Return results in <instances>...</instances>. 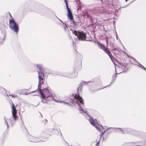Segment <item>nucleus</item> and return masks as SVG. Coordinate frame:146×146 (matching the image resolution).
Returning <instances> with one entry per match:
<instances>
[{
    "mask_svg": "<svg viewBox=\"0 0 146 146\" xmlns=\"http://www.w3.org/2000/svg\"><path fill=\"white\" fill-rule=\"evenodd\" d=\"M64 28L65 30H66L67 28V27L66 26H65L64 27Z\"/></svg>",
    "mask_w": 146,
    "mask_h": 146,
    "instance_id": "obj_16",
    "label": "nucleus"
},
{
    "mask_svg": "<svg viewBox=\"0 0 146 146\" xmlns=\"http://www.w3.org/2000/svg\"><path fill=\"white\" fill-rule=\"evenodd\" d=\"M37 68L39 69L38 71V77L39 79V84L38 88L39 90L40 94V97L41 101L44 103H46L47 101L54 100V101L60 103H63L64 104L66 105H69L68 102L65 101H62L60 100H55L53 98V96L47 88L41 89L42 88L44 87V83L43 82V78L44 76V73L42 70V66L41 65H37ZM65 100L68 101L69 102H73L72 100L68 98H66Z\"/></svg>",
    "mask_w": 146,
    "mask_h": 146,
    "instance_id": "obj_2",
    "label": "nucleus"
},
{
    "mask_svg": "<svg viewBox=\"0 0 146 146\" xmlns=\"http://www.w3.org/2000/svg\"><path fill=\"white\" fill-rule=\"evenodd\" d=\"M97 44H98V46L101 49H103V50L106 52V53L108 54L111 60H112V56L110 52L109 51V50H108V48L105 47L104 45L101 44L99 42H97Z\"/></svg>",
    "mask_w": 146,
    "mask_h": 146,
    "instance_id": "obj_6",
    "label": "nucleus"
},
{
    "mask_svg": "<svg viewBox=\"0 0 146 146\" xmlns=\"http://www.w3.org/2000/svg\"><path fill=\"white\" fill-rule=\"evenodd\" d=\"M5 40V38H4V40Z\"/></svg>",
    "mask_w": 146,
    "mask_h": 146,
    "instance_id": "obj_22",
    "label": "nucleus"
},
{
    "mask_svg": "<svg viewBox=\"0 0 146 146\" xmlns=\"http://www.w3.org/2000/svg\"><path fill=\"white\" fill-rule=\"evenodd\" d=\"M134 143H125L123 145L124 146H135Z\"/></svg>",
    "mask_w": 146,
    "mask_h": 146,
    "instance_id": "obj_10",
    "label": "nucleus"
},
{
    "mask_svg": "<svg viewBox=\"0 0 146 146\" xmlns=\"http://www.w3.org/2000/svg\"><path fill=\"white\" fill-rule=\"evenodd\" d=\"M65 3L66 4V8L67 9V11L68 12V18H69L70 19V20H72L73 19V17L72 15V13L70 10V9H69L68 5L67 2L66 1V0H64Z\"/></svg>",
    "mask_w": 146,
    "mask_h": 146,
    "instance_id": "obj_8",
    "label": "nucleus"
},
{
    "mask_svg": "<svg viewBox=\"0 0 146 146\" xmlns=\"http://www.w3.org/2000/svg\"><path fill=\"white\" fill-rule=\"evenodd\" d=\"M9 96H11V97L12 98H15L16 97H17V96L16 95H13V94H12L11 95L9 94Z\"/></svg>",
    "mask_w": 146,
    "mask_h": 146,
    "instance_id": "obj_15",
    "label": "nucleus"
},
{
    "mask_svg": "<svg viewBox=\"0 0 146 146\" xmlns=\"http://www.w3.org/2000/svg\"><path fill=\"white\" fill-rule=\"evenodd\" d=\"M72 33L75 35L77 36V37L80 40H88L86 36L88 34H86L83 31H76L74 30L72 31Z\"/></svg>",
    "mask_w": 146,
    "mask_h": 146,
    "instance_id": "obj_3",
    "label": "nucleus"
},
{
    "mask_svg": "<svg viewBox=\"0 0 146 146\" xmlns=\"http://www.w3.org/2000/svg\"><path fill=\"white\" fill-rule=\"evenodd\" d=\"M125 68L124 66H122L121 65L120 66H118L117 65L115 66L116 73L117 74H120L123 72V69Z\"/></svg>",
    "mask_w": 146,
    "mask_h": 146,
    "instance_id": "obj_9",
    "label": "nucleus"
},
{
    "mask_svg": "<svg viewBox=\"0 0 146 146\" xmlns=\"http://www.w3.org/2000/svg\"><path fill=\"white\" fill-rule=\"evenodd\" d=\"M137 64H136V65L138 66L139 67L141 68L142 69L145 70L146 71V68L144 67L142 64H141L139 62H137Z\"/></svg>",
    "mask_w": 146,
    "mask_h": 146,
    "instance_id": "obj_11",
    "label": "nucleus"
},
{
    "mask_svg": "<svg viewBox=\"0 0 146 146\" xmlns=\"http://www.w3.org/2000/svg\"><path fill=\"white\" fill-rule=\"evenodd\" d=\"M62 22V21L61 20H60Z\"/></svg>",
    "mask_w": 146,
    "mask_h": 146,
    "instance_id": "obj_21",
    "label": "nucleus"
},
{
    "mask_svg": "<svg viewBox=\"0 0 146 146\" xmlns=\"http://www.w3.org/2000/svg\"><path fill=\"white\" fill-rule=\"evenodd\" d=\"M99 142H100L99 141L98 142L96 143V146H98L99 145Z\"/></svg>",
    "mask_w": 146,
    "mask_h": 146,
    "instance_id": "obj_17",
    "label": "nucleus"
},
{
    "mask_svg": "<svg viewBox=\"0 0 146 146\" xmlns=\"http://www.w3.org/2000/svg\"><path fill=\"white\" fill-rule=\"evenodd\" d=\"M12 112L13 119L14 121H15L17 119V116L16 115L17 110L16 109L15 107L13 104L12 106Z\"/></svg>",
    "mask_w": 146,
    "mask_h": 146,
    "instance_id": "obj_7",
    "label": "nucleus"
},
{
    "mask_svg": "<svg viewBox=\"0 0 146 146\" xmlns=\"http://www.w3.org/2000/svg\"><path fill=\"white\" fill-rule=\"evenodd\" d=\"M78 76V73L77 72H76L75 73L74 75L70 77V78H74L77 77Z\"/></svg>",
    "mask_w": 146,
    "mask_h": 146,
    "instance_id": "obj_13",
    "label": "nucleus"
},
{
    "mask_svg": "<svg viewBox=\"0 0 146 146\" xmlns=\"http://www.w3.org/2000/svg\"><path fill=\"white\" fill-rule=\"evenodd\" d=\"M31 140H30L31 141L34 142H36L37 141L36 140L37 138L33 137H31Z\"/></svg>",
    "mask_w": 146,
    "mask_h": 146,
    "instance_id": "obj_12",
    "label": "nucleus"
},
{
    "mask_svg": "<svg viewBox=\"0 0 146 146\" xmlns=\"http://www.w3.org/2000/svg\"><path fill=\"white\" fill-rule=\"evenodd\" d=\"M97 44H98V46L101 49H103V50L106 52V53L108 54L111 60H112V56L110 52L109 51V50H108V48L105 47L104 45L101 44L99 42H97Z\"/></svg>",
    "mask_w": 146,
    "mask_h": 146,
    "instance_id": "obj_5",
    "label": "nucleus"
},
{
    "mask_svg": "<svg viewBox=\"0 0 146 146\" xmlns=\"http://www.w3.org/2000/svg\"><path fill=\"white\" fill-rule=\"evenodd\" d=\"M4 123H5L7 125V128H8L9 127V125L8 124V123L7 122L6 119H5V117H4Z\"/></svg>",
    "mask_w": 146,
    "mask_h": 146,
    "instance_id": "obj_14",
    "label": "nucleus"
},
{
    "mask_svg": "<svg viewBox=\"0 0 146 146\" xmlns=\"http://www.w3.org/2000/svg\"><path fill=\"white\" fill-rule=\"evenodd\" d=\"M9 26L10 28L15 33H18L19 30V25L13 19L10 20Z\"/></svg>",
    "mask_w": 146,
    "mask_h": 146,
    "instance_id": "obj_4",
    "label": "nucleus"
},
{
    "mask_svg": "<svg viewBox=\"0 0 146 146\" xmlns=\"http://www.w3.org/2000/svg\"><path fill=\"white\" fill-rule=\"evenodd\" d=\"M116 37L117 40L118 39V35L117 34H116Z\"/></svg>",
    "mask_w": 146,
    "mask_h": 146,
    "instance_id": "obj_18",
    "label": "nucleus"
},
{
    "mask_svg": "<svg viewBox=\"0 0 146 146\" xmlns=\"http://www.w3.org/2000/svg\"><path fill=\"white\" fill-rule=\"evenodd\" d=\"M119 42H120L121 43V41H120V40H119Z\"/></svg>",
    "mask_w": 146,
    "mask_h": 146,
    "instance_id": "obj_20",
    "label": "nucleus"
},
{
    "mask_svg": "<svg viewBox=\"0 0 146 146\" xmlns=\"http://www.w3.org/2000/svg\"><path fill=\"white\" fill-rule=\"evenodd\" d=\"M106 42H107V43H108V40H106Z\"/></svg>",
    "mask_w": 146,
    "mask_h": 146,
    "instance_id": "obj_19",
    "label": "nucleus"
},
{
    "mask_svg": "<svg viewBox=\"0 0 146 146\" xmlns=\"http://www.w3.org/2000/svg\"><path fill=\"white\" fill-rule=\"evenodd\" d=\"M74 96V101L77 102V104L79 106V110L80 113L82 114L86 119H88L90 123L93 126H95L96 129L102 132L101 136L105 132L108 130L111 129L112 131L115 132L122 131L123 133L126 132L125 131V129L123 128H107L106 127H104L98 124V123L96 119H94L92 117H90L87 112L86 110L83 109L82 106H83V102L82 98L79 95L76 94H73Z\"/></svg>",
    "mask_w": 146,
    "mask_h": 146,
    "instance_id": "obj_1",
    "label": "nucleus"
}]
</instances>
